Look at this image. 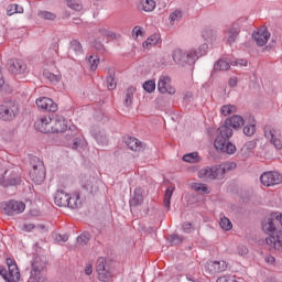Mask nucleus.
Wrapping results in <instances>:
<instances>
[{
  "mask_svg": "<svg viewBox=\"0 0 282 282\" xmlns=\"http://www.w3.org/2000/svg\"><path fill=\"white\" fill-rule=\"evenodd\" d=\"M37 17H40V19H44L46 21H54V19H56V14H54L53 12H50V11H40L37 13Z\"/></svg>",
  "mask_w": 282,
  "mask_h": 282,
  "instance_id": "de8ad7c7",
  "label": "nucleus"
},
{
  "mask_svg": "<svg viewBox=\"0 0 282 282\" xmlns=\"http://www.w3.org/2000/svg\"><path fill=\"white\" fill-rule=\"evenodd\" d=\"M204 269L207 274H219V272H226L228 270V263L224 260L207 261Z\"/></svg>",
  "mask_w": 282,
  "mask_h": 282,
  "instance_id": "4468645a",
  "label": "nucleus"
},
{
  "mask_svg": "<svg viewBox=\"0 0 282 282\" xmlns=\"http://www.w3.org/2000/svg\"><path fill=\"white\" fill-rule=\"evenodd\" d=\"M9 72L12 74H23L25 72V66H23V62L19 59H10Z\"/></svg>",
  "mask_w": 282,
  "mask_h": 282,
  "instance_id": "5701e85b",
  "label": "nucleus"
},
{
  "mask_svg": "<svg viewBox=\"0 0 282 282\" xmlns=\"http://www.w3.org/2000/svg\"><path fill=\"white\" fill-rule=\"evenodd\" d=\"M83 200L80 199L79 193L68 194V202L66 204V208H70V210H76L82 208Z\"/></svg>",
  "mask_w": 282,
  "mask_h": 282,
  "instance_id": "4be33fe9",
  "label": "nucleus"
},
{
  "mask_svg": "<svg viewBox=\"0 0 282 282\" xmlns=\"http://www.w3.org/2000/svg\"><path fill=\"white\" fill-rule=\"evenodd\" d=\"M264 138L270 140L271 144L278 150L281 151L282 149V141H281V132L274 129L272 126L264 127Z\"/></svg>",
  "mask_w": 282,
  "mask_h": 282,
  "instance_id": "f8f14e48",
  "label": "nucleus"
},
{
  "mask_svg": "<svg viewBox=\"0 0 282 282\" xmlns=\"http://www.w3.org/2000/svg\"><path fill=\"white\" fill-rule=\"evenodd\" d=\"M208 51V44H203L198 47V51H194L197 54V58L205 56L206 52Z\"/></svg>",
  "mask_w": 282,
  "mask_h": 282,
  "instance_id": "6e6d98bb",
  "label": "nucleus"
},
{
  "mask_svg": "<svg viewBox=\"0 0 282 282\" xmlns=\"http://www.w3.org/2000/svg\"><path fill=\"white\" fill-rule=\"evenodd\" d=\"M94 184H96V177L88 176L86 182L83 183V188L88 191V193H96V186Z\"/></svg>",
  "mask_w": 282,
  "mask_h": 282,
  "instance_id": "c756f323",
  "label": "nucleus"
},
{
  "mask_svg": "<svg viewBox=\"0 0 282 282\" xmlns=\"http://www.w3.org/2000/svg\"><path fill=\"white\" fill-rule=\"evenodd\" d=\"M252 39L259 47H263V45H268V41H270V33L268 29L261 28L252 33Z\"/></svg>",
  "mask_w": 282,
  "mask_h": 282,
  "instance_id": "f3484780",
  "label": "nucleus"
},
{
  "mask_svg": "<svg viewBox=\"0 0 282 282\" xmlns=\"http://www.w3.org/2000/svg\"><path fill=\"white\" fill-rule=\"evenodd\" d=\"M44 77L46 78V80H50L52 85H58V83H61V75H55L52 72H44Z\"/></svg>",
  "mask_w": 282,
  "mask_h": 282,
  "instance_id": "4c0bfd02",
  "label": "nucleus"
},
{
  "mask_svg": "<svg viewBox=\"0 0 282 282\" xmlns=\"http://www.w3.org/2000/svg\"><path fill=\"white\" fill-rule=\"evenodd\" d=\"M67 131V123L65 122V119L57 120L55 123V127L52 128L51 133H65Z\"/></svg>",
  "mask_w": 282,
  "mask_h": 282,
  "instance_id": "c85d7f7f",
  "label": "nucleus"
},
{
  "mask_svg": "<svg viewBox=\"0 0 282 282\" xmlns=\"http://www.w3.org/2000/svg\"><path fill=\"white\" fill-rule=\"evenodd\" d=\"M4 215L14 217V215H21L25 210V203L19 200H8L1 205Z\"/></svg>",
  "mask_w": 282,
  "mask_h": 282,
  "instance_id": "9b49d317",
  "label": "nucleus"
},
{
  "mask_svg": "<svg viewBox=\"0 0 282 282\" xmlns=\"http://www.w3.org/2000/svg\"><path fill=\"white\" fill-rule=\"evenodd\" d=\"M69 199V194L66 193L63 189H57L54 195V202L56 206H59V208H67V202Z\"/></svg>",
  "mask_w": 282,
  "mask_h": 282,
  "instance_id": "aec40b11",
  "label": "nucleus"
},
{
  "mask_svg": "<svg viewBox=\"0 0 282 282\" xmlns=\"http://www.w3.org/2000/svg\"><path fill=\"white\" fill-rule=\"evenodd\" d=\"M69 50L75 54H83V44L78 40H72Z\"/></svg>",
  "mask_w": 282,
  "mask_h": 282,
  "instance_id": "ea45409f",
  "label": "nucleus"
},
{
  "mask_svg": "<svg viewBox=\"0 0 282 282\" xmlns=\"http://www.w3.org/2000/svg\"><path fill=\"white\" fill-rule=\"evenodd\" d=\"M183 231L187 235L193 231V225L191 223H184L183 224Z\"/></svg>",
  "mask_w": 282,
  "mask_h": 282,
  "instance_id": "bf43d9fd",
  "label": "nucleus"
},
{
  "mask_svg": "<svg viewBox=\"0 0 282 282\" xmlns=\"http://www.w3.org/2000/svg\"><path fill=\"white\" fill-rule=\"evenodd\" d=\"M183 162H187L189 164H197V162H199V153L192 152V153L185 154L183 156Z\"/></svg>",
  "mask_w": 282,
  "mask_h": 282,
  "instance_id": "473e14b6",
  "label": "nucleus"
},
{
  "mask_svg": "<svg viewBox=\"0 0 282 282\" xmlns=\"http://www.w3.org/2000/svg\"><path fill=\"white\" fill-rule=\"evenodd\" d=\"M238 254H240V257H246V254H248V249L245 246L238 247Z\"/></svg>",
  "mask_w": 282,
  "mask_h": 282,
  "instance_id": "680f3d73",
  "label": "nucleus"
},
{
  "mask_svg": "<svg viewBox=\"0 0 282 282\" xmlns=\"http://www.w3.org/2000/svg\"><path fill=\"white\" fill-rule=\"evenodd\" d=\"M96 272L98 280L101 282H109L113 279V272L111 271V264L104 257L97 259Z\"/></svg>",
  "mask_w": 282,
  "mask_h": 282,
  "instance_id": "0eeeda50",
  "label": "nucleus"
},
{
  "mask_svg": "<svg viewBox=\"0 0 282 282\" xmlns=\"http://www.w3.org/2000/svg\"><path fill=\"white\" fill-rule=\"evenodd\" d=\"M21 182H23V178L19 171L13 170L8 174V171L3 173L2 176H0V186L3 188H8L10 186H19L21 185Z\"/></svg>",
  "mask_w": 282,
  "mask_h": 282,
  "instance_id": "1a4fd4ad",
  "label": "nucleus"
},
{
  "mask_svg": "<svg viewBox=\"0 0 282 282\" xmlns=\"http://www.w3.org/2000/svg\"><path fill=\"white\" fill-rule=\"evenodd\" d=\"M221 116H230V113H237V106L225 105L220 108Z\"/></svg>",
  "mask_w": 282,
  "mask_h": 282,
  "instance_id": "58836bf2",
  "label": "nucleus"
},
{
  "mask_svg": "<svg viewBox=\"0 0 282 282\" xmlns=\"http://www.w3.org/2000/svg\"><path fill=\"white\" fill-rule=\"evenodd\" d=\"M130 208H133L135 206H142L144 204V189L142 187H137L133 191V195L129 200Z\"/></svg>",
  "mask_w": 282,
  "mask_h": 282,
  "instance_id": "6ab92c4d",
  "label": "nucleus"
},
{
  "mask_svg": "<svg viewBox=\"0 0 282 282\" xmlns=\"http://www.w3.org/2000/svg\"><path fill=\"white\" fill-rule=\"evenodd\" d=\"M35 228L36 230H40V232H47V227H45V225H37Z\"/></svg>",
  "mask_w": 282,
  "mask_h": 282,
  "instance_id": "338daca9",
  "label": "nucleus"
},
{
  "mask_svg": "<svg viewBox=\"0 0 282 282\" xmlns=\"http://www.w3.org/2000/svg\"><path fill=\"white\" fill-rule=\"evenodd\" d=\"M167 241L171 246H180V243L184 241V238L180 235L173 234L167 238Z\"/></svg>",
  "mask_w": 282,
  "mask_h": 282,
  "instance_id": "79ce46f5",
  "label": "nucleus"
},
{
  "mask_svg": "<svg viewBox=\"0 0 282 282\" xmlns=\"http://www.w3.org/2000/svg\"><path fill=\"white\" fill-rule=\"evenodd\" d=\"M126 144L130 151H140L142 149V142L133 137H128Z\"/></svg>",
  "mask_w": 282,
  "mask_h": 282,
  "instance_id": "393cba45",
  "label": "nucleus"
},
{
  "mask_svg": "<svg viewBox=\"0 0 282 282\" xmlns=\"http://www.w3.org/2000/svg\"><path fill=\"white\" fill-rule=\"evenodd\" d=\"M142 10L144 12H153L155 10V1L154 0H144L142 2Z\"/></svg>",
  "mask_w": 282,
  "mask_h": 282,
  "instance_id": "a19ab883",
  "label": "nucleus"
},
{
  "mask_svg": "<svg viewBox=\"0 0 282 282\" xmlns=\"http://www.w3.org/2000/svg\"><path fill=\"white\" fill-rule=\"evenodd\" d=\"M198 178L205 180V182H214L213 166H206L198 171Z\"/></svg>",
  "mask_w": 282,
  "mask_h": 282,
  "instance_id": "b1692460",
  "label": "nucleus"
},
{
  "mask_svg": "<svg viewBox=\"0 0 282 282\" xmlns=\"http://www.w3.org/2000/svg\"><path fill=\"white\" fill-rule=\"evenodd\" d=\"M32 171L30 172V177L34 184H43L45 182V164L39 156L31 158Z\"/></svg>",
  "mask_w": 282,
  "mask_h": 282,
  "instance_id": "20e7f679",
  "label": "nucleus"
},
{
  "mask_svg": "<svg viewBox=\"0 0 282 282\" xmlns=\"http://www.w3.org/2000/svg\"><path fill=\"white\" fill-rule=\"evenodd\" d=\"M93 47H95L97 52H102L105 50V45H102V43L97 40L94 41Z\"/></svg>",
  "mask_w": 282,
  "mask_h": 282,
  "instance_id": "4d7b16f0",
  "label": "nucleus"
},
{
  "mask_svg": "<svg viewBox=\"0 0 282 282\" xmlns=\"http://www.w3.org/2000/svg\"><path fill=\"white\" fill-rule=\"evenodd\" d=\"M230 65L232 64L228 59H219L214 64V72H228Z\"/></svg>",
  "mask_w": 282,
  "mask_h": 282,
  "instance_id": "bb28decb",
  "label": "nucleus"
},
{
  "mask_svg": "<svg viewBox=\"0 0 282 282\" xmlns=\"http://www.w3.org/2000/svg\"><path fill=\"white\" fill-rule=\"evenodd\" d=\"M219 226L223 230H232V223L228 217L220 218Z\"/></svg>",
  "mask_w": 282,
  "mask_h": 282,
  "instance_id": "a18cd8bd",
  "label": "nucleus"
},
{
  "mask_svg": "<svg viewBox=\"0 0 282 282\" xmlns=\"http://www.w3.org/2000/svg\"><path fill=\"white\" fill-rule=\"evenodd\" d=\"M89 239H91V235H89V232H84L77 237V243L79 246H87Z\"/></svg>",
  "mask_w": 282,
  "mask_h": 282,
  "instance_id": "37998d69",
  "label": "nucleus"
},
{
  "mask_svg": "<svg viewBox=\"0 0 282 282\" xmlns=\"http://www.w3.org/2000/svg\"><path fill=\"white\" fill-rule=\"evenodd\" d=\"M35 105L37 109H41V111H47L51 113H56V111H58V105H56V102L48 97H41L36 99Z\"/></svg>",
  "mask_w": 282,
  "mask_h": 282,
  "instance_id": "2eb2a0df",
  "label": "nucleus"
},
{
  "mask_svg": "<svg viewBox=\"0 0 282 282\" xmlns=\"http://www.w3.org/2000/svg\"><path fill=\"white\" fill-rule=\"evenodd\" d=\"M19 113V106L14 101L9 100L0 106V119L4 121L14 120Z\"/></svg>",
  "mask_w": 282,
  "mask_h": 282,
  "instance_id": "9d476101",
  "label": "nucleus"
},
{
  "mask_svg": "<svg viewBox=\"0 0 282 282\" xmlns=\"http://www.w3.org/2000/svg\"><path fill=\"white\" fill-rule=\"evenodd\" d=\"M132 32L135 34V37L142 36V28L141 26H134Z\"/></svg>",
  "mask_w": 282,
  "mask_h": 282,
  "instance_id": "e2e57ef3",
  "label": "nucleus"
},
{
  "mask_svg": "<svg viewBox=\"0 0 282 282\" xmlns=\"http://www.w3.org/2000/svg\"><path fill=\"white\" fill-rule=\"evenodd\" d=\"M202 36L206 43L213 44L217 41V32L213 29H206L202 32Z\"/></svg>",
  "mask_w": 282,
  "mask_h": 282,
  "instance_id": "a878e982",
  "label": "nucleus"
},
{
  "mask_svg": "<svg viewBox=\"0 0 282 282\" xmlns=\"http://www.w3.org/2000/svg\"><path fill=\"white\" fill-rule=\"evenodd\" d=\"M58 237H59L61 241H63L64 243L66 241H68V239H69V237L67 235H63V236L59 235Z\"/></svg>",
  "mask_w": 282,
  "mask_h": 282,
  "instance_id": "774afa93",
  "label": "nucleus"
},
{
  "mask_svg": "<svg viewBox=\"0 0 282 282\" xmlns=\"http://www.w3.org/2000/svg\"><path fill=\"white\" fill-rule=\"evenodd\" d=\"M133 94H135V87L130 86L126 90V96H124V101L123 105L124 107H131L133 105Z\"/></svg>",
  "mask_w": 282,
  "mask_h": 282,
  "instance_id": "cd10ccee",
  "label": "nucleus"
},
{
  "mask_svg": "<svg viewBox=\"0 0 282 282\" xmlns=\"http://www.w3.org/2000/svg\"><path fill=\"white\" fill-rule=\"evenodd\" d=\"M282 214L279 212L272 213L262 221V230L269 237L265 238L268 246L282 252Z\"/></svg>",
  "mask_w": 282,
  "mask_h": 282,
  "instance_id": "f03ea898",
  "label": "nucleus"
},
{
  "mask_svg": "<svg viewBox=\"0 0 282 282\" xmlns=\"http://www.w3.org/2000/svg\"><path fill=\"white\" fill-rule=\"evenodd\" d=\"M246 124V119L239 115H234L227 118L223 126L217 130V137L214 141V147L220 153L232 155L237 151V147L228 140L232 138V129H241ZM231 127V128H230Z\"/></svg>",
  "mask_w": 282,
  "mask_h": 282,
  "instance_id": "f257e3e1",
  "label": "nucleus"
},
{
  "mask_svg": "<svg viewBox=\"0 0 282 282\" xmlns=\"http://www.w3.org/2000/svg\"><path fill=\"white\" fill-rule=\"evenodd\" d=\"M91 272H94V269H93L91 264L86 265V268H85V274H86L87 276H89V275H91Z\"/></svg>",
  "mask_w": 282,
  "mask_h": 282,
  "instance_id": "69168bd1",
  "label": "nucleus"
},
{
  "mask_svg": "<svg viewBox=\"0 0 282 282\" xmlns=\"http://www.w3.org/2000/svg\"><path fill=\"white\" fill-rule=\"evenodd\" d=\"M68 8L75 10V12H80L83 10V4L78 3L76 0H66Z\"/></svg>",
  "mask_w": 282,
  "mask_h": 282,
  "instance_id": "3c124183",
  "label": "nucleus"
},
{
  "mask_svg": "<svg viewBox=\"0 0 282 282\" xmlns=\"http://www.w3.org/2000/svg\"><path fill=\"white\" fill-rule=\"evenodd\" d=\"M197 52L195 51H182L180 48L174 50L172 58L176 65L184 67L185 65H195L197 62Z\"/></svg>",
  "mask_w": 282,
  "mask_h": 282,
  "instance_id": "39448f33",
  "label": "nucleus"
},
{
  "mask_svg": "<svg viewBox=\"0 0 282 282\" xmlns=\"http://www.w3.org/2000/svg\"><path fill=\"white\" fill-rule=\"evenodd\" d=\"M34 228H36V226L34 224H25V225H23L22 230H24L25 232H32V230H34Z\"/></svg>",
  "mask_w": 282,
  "mask_h": 282,
  "instance_id": "052dcab7",
  "label": "nucleus"
},
{
  "mask_svg": "<svg viewBox=\"0 0 282 282\" xmlns=\"http://www.w3.org/2000/svg\"><path fill=\"white\" fill-rule=\"evenodd\" d=\"M143 89L144 91H148V94H152V91H155V80L153 79L147 80L143 84Z\"/></svg>",
  "mask_w": 282,
  "mask_h": 282,
  "instance_id": "8fccbe9b",
  "label": "nucleus"
},
{
  "mask_svg": "<svg viewBox=\"0 0 282 282\" xmlns=\"http://www.w3.org/2000/svg\"><path fill=\"white\" fill-rule=\"evenodd\" d=\"M7 265L6 267H0V275L6 282H19L21 281V272H19V267L17 265V262L8 258L7 259Z\"/></svg>",
  "mask_w": 282,
  "mask_h": 282,
  "instance_id": "7ed1b4c3",
  "label": "nucleus"
},
{
  "mask_svg": "<svg viewBox=\"0 0 282 282\" xmlns=\"http://www.w3.org/2000/svg\"><path fill=\"white\" fill-rule=\"evenodd\" d=\"M212 171H213L214 181L224 180V177H226V174L224 173L221 164L212 166Z\"/></svg>",
  "mask_w": 282,
  "mask_h": 282,
  "instance_id": "2f4dec72",
  "label": "nucleus"
},
{
  "mask_svg": "<svg viewBox=\"0 0 282 282\" xmlns=\"http://www.w3.org/2000/svg\"><path fill=\"white\" fill-rule=\"evenodd\" d=\"M230 65H232V67H248V59L231 61Z\"/></svg>",
  "mask_w": 282,
  "mask_h": 282,
  "instance_id": "864d4df0",
  "label": "nucleus"
},
{
  "mask_svg": "<svg viewBox=\"0 0 282 282\" xmlns=\"http://www.w3.org/2000/svg\"><path fill=\"white\" fill-rule=\"evenodd\" d=\"M8 17H12V14H23V7L19 4H9L7 8Z\"/></svg>",
  "mask_w": 282,
  "mask_h": 282,
  "instance_id": "72a5a7b5",
  "label": "nucleus"
},
{
  "mask_svg": "<svg viewBox=\"0 0 282 282\" xmlns=\"http://www.w3.org/2000/svg\"><path fill=\"white\" fill-rule=\"evenodd\" d=\"M243 23H246V18H240L225 31V41L228 45H235L239 41Z\"/></svg>",
  "mask_w": 282,
  "mask_h": 282,
  "instance_id": "423d86ee",
  "label": "nucleus"
},
{
  "mask_svg": "<svg viewBox=\"0 0 282 282\" xmlns=\"http://www.w3.org/2000/svg\"><path fill=\"white\" fill-rule=\"evenodd\" d=\"M171 25L175 24V21H181L182 20V11L181 10H175L172 12L169 17Z\"/></svg>",
  "mask_w": 282,
  "mask_h": 282,
  "instance_id": "09e8293b",
  "label": "nucleus"
},
{
  "mask_svg": "<svg viewBox=\"0 0 282 282\" xmlns=\"http://www.w3.org/2000/svg\"><path fill=\"white\" fill-rule=\"evenodd\" d=\"M191 188L193 191H196V193H204L205 195H208V193H210L208 191V186L206 184H204V183H193L191 185Z\"/></svg>",
  "mask_w": 282,
  "mask_h": 282,
  "instance_id": "e433bc0d",
  "label": "nucleus"
},
{
  "mask_svg": "<svg viewBox=\"0 0 282 282\" xmlns=\"http://www.w3.org/2000/svg\"><path fill=\"white\" fill-rule=\"evenodd\" d=\"M50 124H52V117L43 116L35 121L34 128L36 131H40V133H52L53 127Z\"/></svg>",
  "mask_w": 282,
  "mask_h": 282,
  "instance_id": "dca6fc26",
  "label": "nucleus"
},
{
  "mask_svg": "<svg viewBox=\"0 0 282 282\" xmlns=\"http://www.w3.org/2000/svg\"><path fill=\"white\" fill-rule=\"evenodd\" d=\"M160 41V35L153 34L150 37L147 39V41L143 42V47L149 50V47H153V45H158Z\"/></svg>",
  "mask_w": 282,
  "mask_h": 282,
  "instance_id": "c9c22d12",
  "label": "nucleus"
},
{
  "mask_svg": "<svg viewBox=\"0 0 282 282\" xmlns=\"http://www.w3.org/2000/svg\"><path fill=\"white\" fill-rule=\"evenodd\" d=\"M87 62L91 72H96L98 69V65L100 64V57L98 55H90Z\"/></svg>",
  "mask_w": 282,
  "mask_h": 282,
  "instance_id": "f704fd0d",
  "label": "nucleus"
},
{
  "mask_svg": "<svg viewBox=\"0 0 282 282\" xmlns=\"http://www.w3.org/2000/svg\"><path fill=\"white\" fill-rule=\"evenodd\" d=\"M158 90L160 94H169L170 96H173V94H175V89L171 87V77L161 76L158 83Z\"/></svg>",
  "mask_w": 282,
  "mask_h": 282,
  "instance_id": "a211bd4d",
  "label": "nucleus"
},
{
  "mask_svg": "<svg viewBox=\"0 0 282 282\" xmlns=\"http://www.w3.org/2000/svg\"><path fill=\"white\" fill-rule=\"evenodd\" d=\"M28 282H47L45 264L39 262V258L32 262L31 275Z\"/></svg>",
  "mask_w": 282,
  "mask_h": 282,
  "instance_id": "6e6552de",
  "label": "nucleus"
},
{
  "mask_svg": "<svg viewBox=\"0 0 282 282\" xmlns=\"http://www.w3.org/2000/svg\"><path fill=\"white\" fill-rule=\"evenodd\" d=\"M238 83H239V79L237 77H231L229 79V87H237Z\"/></svg>",
  "mask_w": 282,
  "mask_h": 282,
  "instance_id": "0e129e2a",
  "label": "nucleus"
},
{
  "mask_svg": "<svg viewBox=\"0 0 282 282\" xmlns=\"http://www.w3.org/2000/svg\"><path fill=\"white\" fill-rule=\"evenodd\" d=\"M106 85L109 90H113L116 87H118V83L111 73L106 78Z\"/></svg>",
  "mask_w": 282,
  "mask_h": 282,
  "instance_id": "c03bdc74",
  "label": "nucleus"
},
{
  "mask_svg": "<svg viewBox=\"0 0 282 282\" xmlns=\"http://www.w3.org/2000/svg\"><path fill=\"white\" fill-rule=\"evenodd\" d=\"M260 182L263 186H276L282 183V175L279 172H263L260 176Z\"/></svg>",
  "mask_w": 282,
  "mask_h": 282,
  "instance_id": "ddd939ff",
  "label": "nucleus"
},
{
  "mask_svg": "<svg viewBox=\"0 0 282 282\" xmlns=\"http://www.w3.org/2000/svg\"><path fill=\"white\" fill-rule=\"evenodd\" d=\"M175 191L174 186H169L165 191L163 204L165 208H171V198L173 197V192Z\"/></svg>",
  "mask_w": 282,
  "mask_h": 282,
  "instance_id": "7c9ffc66",
  "label": "nucleus"
},
{
  "mask_svg": "<svg viewBox=\"0 0 282 282\" xmlns=\"http://www.w3.org/2000/svg\"><path fill=\"white\" fill-rule=\"evenodd\" d=\"M80 144H83V139H80V138H75V139L73 140L72 149H74V150L79 149Z\"/></svg>",
  "mask_w": 282,
  "mask_h": 282,
  "instance_id": "13d9d810",
  "label": "nucleus"
},
{
  "mask_svg": "<svg viewBox=\"0 0 282 282\" xmlns=\"http://www.w3.org/2000/svg\"><path fill=\"white\" fill-rule=\"evenodd\" d=\"M95 140L97 142V144H99L100 147H107L108 144V140H107V135L105 134H95Z\"/></svg>",
  "mask_w": 282,
  "mask_h": 282,
  "instance_id": "603ef678",
  "label": "nucleus"
},
{
  "mask_svg": "<svg viewBox=\"0 0 282 282\" xmlns=\"http://www.w3.org/2000/svg\"><path fill=\"white\" fill-rule=\"evenodd\" d=\"M243 149H246V151H248L249 153L254 151V149H257V140H251L249 142H247L243 145Z\"/></svg>",
  "mask_w": 282,
  "mask_h": 282,
  "instance_id": "5fc2aeb1",
  "label": "nucleus"
},
{
  "mask_svg": "<svg viewBox=\"0 0 282 282\" xmlns=\"http://www.w3.org/2000/svg\"><path fill=\"white\" fill-rule=\"evenodd\" d=\"M242 127V133L247 135V138H252V135L257 133V120H254V118H250L248 121L245 120Z\"/></svg>",
  "mask_w": 282,
  "mask_h": 282,
  "instance_id": "412c9836",
  "label": "nucleus"
},
{
  "mask_svg": "<svg viewBox=\"0 0 282 282\" xmlns=\"http://www.w3.org/2000/svg\"><path fill=\"white\" fill-rule=\"evenodd\" d=\"M221 169H223V173H225V175L230 172V171H235V169H237V163L235 162H225L220 164Z\"/></svg>",
  "mask_w": 282,
  "mask_h": 282,
  "instance_id": "49530a36",
  "label": "nucleus"
}]
</instances>
